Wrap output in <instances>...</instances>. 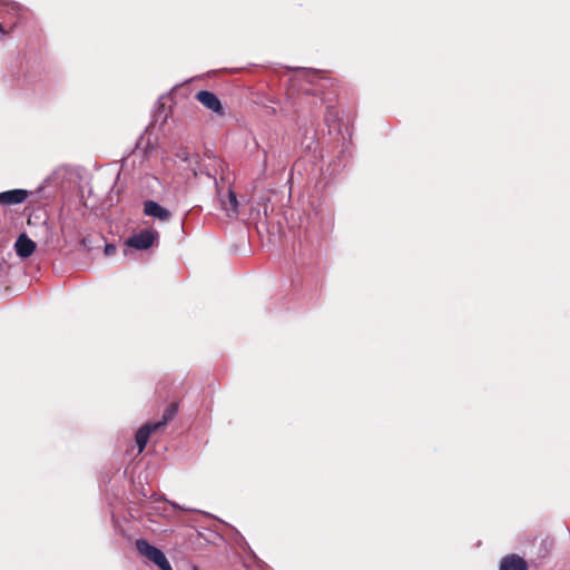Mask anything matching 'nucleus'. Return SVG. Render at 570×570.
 I'll use <instances>...</instances> for the list:
<instances>
[{"label":"nucleus","instance_id":"3","mask_svg":"<svg viewBox=\"0 0 570 570\" xmlns=\"http://www.w3.org/2000/svg\"><path fill=\"white\" fill-rule=\"evenodd\" d=\"M196 98L203 106H205L209 110L219 115L223 114L220 100L215 94L207 90H202L197 92Z\"/></svg>","mask_w":570,"mask_h":570},{"label":"nucleus","instance_id":"7","mask_svg":"<svg viewBox=\"0 0 570 570\" xmlns=\"http://www.w3.org/2000/svg\"><path fill=\"white\" fill-rule=\"evenodd\" d=\"M222 209L229 218H236L238 216V200L233 190L228 189L226 198H222Z\"/></svg>","mask_w":570,"mask_h":570},{"label":"nucleus","instance_id":"6","mask_svg":"<svg viewBox=\"0 0 570 570\" xmlns=\"http://www.w3.org/2000/svg\"><path fill=\"white\" fill-rule=\"evenodd\" d=\"M144 213L147 216L155 217L159 220H167L170 217V213L165 207L160 206L154 200H147L144 204Z\"/></svg>","mask_w":570,"mask_h":570},{"label":"nucleus","instance_id":"5","mask_svg":"<svg viewBox=\"0 0 570 570\" xmlns=\"http://www.w3.org/2000/svg\"><path fill=\"white\" fill-rule=\"evenodd\" d=\"M14 249L19 257L27 258L36 250V243L26 234H21L14 243Z\"/></svg>","mask_w":570,"mask_h":570},{"label":"nucleus","instance_id":"9","mask_svg":"<svg viewBox=\"0 0 570 570\" xmlns=\"http://www.w3.org/2000/svg\"><path fill=\"white\" fill-rule=\"evenodd\" d=\"M500 570H528V566L522 558L512 554L502 559Z\"/></svg>","mask_w":570,"mask_h":570},{"label":"nucleus","instance_id":"4","mask_svg":"<svg viewBox=\"0 0 570 570\" xmlns=\"http://www.w3.org/2000/svg\"><path fill=\"white\" fill-rule=\"evenodd\" d=\"M28 197L26 189H11L0 193V205L11 206L23 203Z\"/></svg>","mask_w":570,"mask_h":570},{"label":"nucleus","instance_id":"11","mask_svg":"<svg viewBox=\"0 0 570 570\" xmlns=\"http://www.w3.org/2000/svg\"><path fill=\"white\" fill-rule=\"evenodd\" d=\"M115 253H116V246H115V245L107 244V245L105 246V254H106L107 256H111V255H114Z\"/></svg>","mask_w":570,"mask_h":570},{"label":"nucleus","instance_id":"13","mask_svg":"<svg viewBox=\"0 0 570 570\" xmlns=\"http://www.w3.org/2000/svg\"><path fill=\"white\" fill-rule=\"evenodd\" d=\"M193 570H199L197 567H194Z\"/></svg>","mask_w":570,"mask_h":570},{"label":"nucleus","instance_id":"10","mask_svg":"<svg viewBox=\"0 0 570 570\" xmlns=\"http://www.w3.org/2000/svg\"><path fill=\"white\" fill-rule=\"evenodd\" d=\"M178 406L177 404L173 403L170 404L163 414V420L160 422H157L156 424H159V428L165 426L169 421L174 419V416L177 414Z\"/></svg>","mask_w":570,"mask_h":570},{"label":"nucleus","instance_id":"12","mask_svg":"<svg viewBox=\"0 0 570 570\" xmlns=\"http://www.w3.org/2000/svg\"><path fill=\"white\" fill-rule=\"evenodd\" d=\"M0 33H6L1 23H0Z\"/></svg>","mask_w":570,"mask_h":570},{"label":"nucleus","instance_id":"2","mask_svg":"<svg viewBox=\"0 0 570 570\" xmlns=\"http://www.w3.org/2000/svg\"><path fill=\"white\" fill-rule=\"evenodd\" d=\"M157 239L158 233L156 230L145 229L129 237L126 242V246L145 250L151 247Z\"/></svg>","mask_w":570,"mask_h":570},{"label":"nucleus","instance_id":"1","mask_svg":"<svg viewBox=\"0 0 570 570\" xmlns=\"http://www.w3.org/2000/svg\"><path fill=\"white\" fill-rule=\"evenodd\" d=\"M136 548L142 556L157 564L161 570H173L164 552L158 548L149 544L146 540H137Z\"/></svg>","mask_w":570,"mask_h":570},{"label":"nucleus","instance_id":"8","mask_svg":"<svg viewBox=\"0 0 570 570\" xmlns=\"http://www.w3.org/2000/svg\"><path fill=\"white\" fill-rule=\"evenodd\" d=\"M158 429H159V424H146L137 431L136 443H137L139 452L144 451V449L149 440L150 434Z\"/></svg>","mask_w":570,"mask_h":570}]
</instances>
